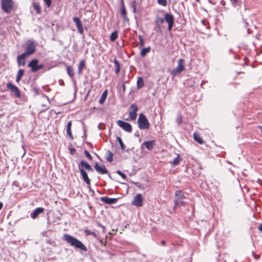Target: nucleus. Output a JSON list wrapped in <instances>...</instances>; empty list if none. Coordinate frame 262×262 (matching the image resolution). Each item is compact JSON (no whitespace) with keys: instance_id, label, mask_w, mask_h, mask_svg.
I'll return each mask as SVG.
<instances>
[{"instance_id":"47","label":"nucleus","mask_w":262,"mask_h":262,"mask_svg":"<svg viewBox=\"0 0 262 262\" xmlns=\"http://www.w3.org/2000/svg\"><path fill=\"white\" fill-rule=\"evenodd\" d=\"M44 2L46 3L48 7H50L51 5L52 1L51 0H43Z\"/></svg>"},{"instance_id":"19","label":"nucleus","mask_w":262,"mask_h":262,"mask_svg":"<svg viewBox=\"0 0 262 262\" xmlns=\"http://www.w3.org/2000/svg\"><path fill=\"white\" fill-rule=\"evenodd\" d=\"M72 121H69L67 125V134L69 136L70 139H73V137L71 132Z\"/></svg>"},{"instance_id":"25","label":"nucleus","mask_w":262,"mask_h":262,"mask_svg":"<svg viewBox=\"0 0 262 262\" xmlns=\"http://www.w3.org/2000/svg\"><path fill=\"white\" fill-rule=\"evenodd\" d=\"M107 95V90H106L103 92V93L101 95L100 98L99 100V103L100 104H103L106 98Z\"/></svg>"},{"instance_id":"2","label":"nucleus","mask_w":262,"mask_h":262,"mask_svg":"<svg viewBox=\"0 0 262 262\" xmlns=\"http://www.w3.org/2000/svg\"><path fill=\"white\" fill-rule=\"evenodd\" d=\"M36 50V45L32 41H29L27 44L26 51L19 55L20 58H26L27 56L33 54Z\"/></svg>"},{"instance_id":"58","label":"nucleus","mask_w":262,"mask_h":262,"mask_svg":"<svg viewBox=\"0 0 262 262\" xmlns=\"http://www.w3.org/2000/svg\"><path fill=\"white\" fill-rule=\"evenodd\" d=\"M208 2H209V3H211V2L210 0H208Z\"/></svg>"},{"instance_id":"22","label":"nucleus","mask_w":262,"mask_h":262,"mask_svg":"<svg viewBox=\"0 0 262 262\" xmlns=\"http://www.w3.org/2000/svg\"><path fill=\"white\" fill-rule=\"evenodd\" d=\"M232 5L237 9L240 8L242 5V2L239 0H230Z\"/></svg>"},{"instance_id":"4","label":"nucleus","mask_w":262,"mask_h":262,"mask_svg":"<svg viewBox=\"0 0 262 262\" xmlns=\"http://www.w3.org/2000/svg\"><path fill=\"white\" fill-rule=\"evenodd\" d=\"M184 60L183 59H180L178 60V64L177 68L173 69L170 74L172 77H176L177 75L180 74L184 70H185V66L184 65Z\"/></svg>"},{"instance_id":"46","label":"nucleus","mask_w":262,"mask_h":262,"mask_svg":"<svg viewBox=\"0 0 262 262\" xmlns=\"http://www.w3.org/2000/svg\"><path fill=\"white\" fill-rule=\"evenodd\" d=\"M33 91L36 95H39L40 92V91L36 88H34L33 89Z\"/></svg>"},{"instance_id":"49","label":"nucleus","mask_w":262,"mask_h":262,"mask_svg":"<svg viewBox=\"0 0 262 262\" xmlns=\"http://www.w3.org/2000/svg\"><path fill=\"white\" fill-rule=\"evenodd\" d=\"M43 67V65L42 64H37V71L40 70V69H41Z\"/></svg>"},{"instance_id":"36","label":"nucleus","mask_w":262,"mask_h":262,"mask_svg":"<svg viewBox=\"0 0 262 262\" xmlns=\"http://www.w3.org/2000/svg\"><path fill=\"white\" fill-rule=\"evenodd\" d=\"M26 58H23V59L20 58L19 57V55L17 57V61L18 63V66H20V65L24 66L26 64V61L25 60Z\"/></svg>"},{"instance_id":"27","label":"nucleus","mask_w":262,"mask_h":262,"mask_svg":"<svg viewBox=\"0 0 262 262\" xmlns=\"http://www.w3.org/2000/svg\"><path fill=\"white\" fill-rule=\"evenodd\" d=\"M121 2L122 8H121L120 12H121V14L123 16L124 18L126 19V18L127 13H126V9H125V6H124L123 0H121Z\"/></svg>"},{"instance_id":"8","label":"nucleus","mask_w":262,"mask_h":262,"mask_svg":"<svg viewBox=\"0 0 262 262\" xmlns=\"http://www.w3.org/2000/svg\"><path fill=\"white\" fill-rule=\"evenodd\" d=\"M117 125L125 131L130 133L132 130V125L125 121L118 120L117 121Z\"/></svg>"},{"instance_id":"16","label":"nucleus","mask_w":262,"mask_h":262,"mask_svg":"<svg viewBox=\"0 0 262 262\" xmlns=\"http://www.w3.org/2000/svg\"><path fill=\"white\" fill-rule=\"evenodd\" d=\"M38 63V60L37 59H34L32 60L28 64V66L31 69V71L32 72H35L37 71V64Z\"/></svg>"},{"instance_id":"11","label":"nucleus","mask_w":262,"mask_h":262,"mask_svg":"<svg viewBox=\"0 0 262 262\" xmlns=\"http://www.w3.org/2000/svg\"><path fill=\"white\" fill-rule=\"evenodd\" d=\"M94 168L98 173L101 174L107 173L108 172V170L106 169L104 165H100L98 163H95Z\"/></svg>"},{"instance_id":"12","label":"nucleus","mask_w":262,"mask_h":262,"mask_svg":"<svg viewBox=\"0 0 262 262\" xmlns=\"http://www.w3.org/2000/svg\"><path fill=\"white\" fill-rule=\"evenodd\" d=\"M73 20L75 23L78 32L80 34H82L83 33V28L80 19L78 17H74L73 18Z\"/></svg>"},{"instance_id":"42","label":"nucleus","mask_w":262,"mask_h":262,"mask_svg":"<svg viewBox=\"0 0 262 262\" xmlns=\"http://www.w3.org/2000/svg\"><path fill=\"white\" fill-rule=\"evenodd\" d=\"M116 173L120 176L123 179H126V176L125 173L121 172L120 170H118L116 171Z\"/></svg>"},{"instance_id":"10","label":"nucleus","mask_w":262,"mask_h":262,"mask_svg":"<svg viewBox=\"0 0 262 262\" xmlns=\"http://www.w3.org/2000/svg\"><path fill=\"white\" fill-rule=\"evenodd\" d=\"M7 87L8 89H9L12 93H13L15 96L17 98L20 97V93L19 89L12 84L11 83H8L7 84Z\"/></svg>"},{"instance_id":"51","label":"nucleus","mask_w":262,"mask_h":262,"mask_svg":"<svg viewBox=\"0 0 262 262\" xmlns=\"http://www.w3.org/2000/svg\"><path fill=\"white\" fill-rule=\"evenodd\" d=\"M161 245L163 246H165L166 245V242L164 240L161 241Z\"/></svg>"},{"instance_id":"54","label":"nucleus","mask_w":262,"mask_h":262,"mask_svg":"<svg viewBox=\"0 0 262 262\" xmlns=\"http://www.w3.org/2000/svg\"><path fill=\"white\" fill-rule=\"evenodd\" d=\"M125 85L123 84V91H125Z\"/></svg>"},{"instance_id":"31","label":"nucleus","mask_w":262,"mask_h":262,"mask_svg":"<svg viewBox=\"0 0 262 262\" xmlns=\"http://www.w3.org/2000/svg\"><path fill=\"white\" fill-rule=\"evenodd\" d=\"M85 66V61L84 60H81L78 65V74H80L82 72V70L83 69Z\"/></svg>"},{"instance_id":"57","label":"nucleus","mask_w":262,"mask_h":262,"mask_svg":"<svg viewBox=\"0 0 262 262\" xmlns=\"http://www.w3.org/2000/svg\"><path fill=\"white\" fill-rule=\"evenodd\" d=\"M47 243H50V242H49V240L48 241Z\"/></svg>"},{"instance_id":"6","label":"nucleus","mask_w":262,"mask_h":262,"mask_svg":"<svg viewBox=\"0 0 262 262\" xmlns=\"http://www.w3.org/2000/svg\"><path fill=\"white\" fill-rule=\"evenodd\" d=\"M132 204L137 207L142 206L143 204L142 195L141 194H138L135 195L133 199Z\"/></svg>"},{"instance_id":"56","label":"nucleus","mask_w":262,"mask_h":262,"mask_svg":"<svg viewBox=\"0 0 262 262\" xmlns=\"http://www.w3.org/2000/svg\"><path fill=\"white\" fill-rule=\"evenodd\" d=\"M248 25V24L247 23H245V27H247V25Z\"/></svg>"},{"instance_id":"40","label":"nucleus","mask_w":262,"mask_h":262,"mask_svg":"<svg viewBox=\"0 0 262 262\" xmlns=\"http://www.w3.org/2000/svg\"><path fill=\"white\" fill-rule=\"evenodd\" d=\"M138 37H139V42H140V44H139L140 47H143L144 45V43H145V41H144L143 37L141 35H139L138 36Z\"/></svg>"},{"instance_id":"14","label":"nucleus","mask_w":262,"mask_h":262,"mask_svg":"<svg viewBox=\"0 0 262 262\" xmlns=\"http://www.w3.org/2000/svg\"><path fill=\"white\" fill-rule=\"evenodd\" d=\"M44 212V208L42 207H38L34 209L30 214L31 217L33 219H36L39 214Z\"/></svg>"},{"instance_id":"53","label":"nucleus","mask_w":262,"mask_h":262,"mask_svg":"<svg viewBox=\"0 0 262 262\" xmlns=\"http://www.w3.org/2000/svg\"><path fill=\"white\" fill-rule=\"evenodd\" d=\"M2 207H3V204H2V203L0 202V210L2 209Z\"/></svg>"},{"instance_id":"21","label":"nucleus","mask_w":262,"mask_h":262,"mask_svg":"<svg viewBox=\"0 0 262 262\" xmlns=\"http://www.w3.org/2000/svg\"><path fill=\"white\" fill-rule=\"evenodd\" d=\"M151 50V48L150 46L142 49L140 51V56L142 57H144L146 56V55L149 53Z\"/></svg>"},{"instance_id":"7","label":"nucleus","mask_w":262,"mask_h":262,"mask_svg":"<svg viewBox=\"0 0 262 262\" xmlns=\"http://www.w3.org/2000/svg\"><path fill=\"white\" fill-rule=\"evenodd\" d=\"M164 20L168 24V30L171 31L174 24V17L169 13H166L164 16Z\"/></svg>"},{"instance_id":"9","label":"nucleus","mask_w":262,"mask_h":262,"mask_svg":"<svg viewBox=\"0 0 262 262\" xmlns=\"http://www.w3.org/2000/svg\"><path fill=\"white\" fill-rule=\"evenodd\" d=\"M130 109L132 110L129 113L130 120H135L136 119L138 111V107L136 104H132L130 106Z\"/></svg>"},{"instance_id":"52","label":"nucleus","mask_w":262,"mask_h":262,"mask_svg":"<svg viewBox=\"0 0 262 262\" xmlns=\"http://www.w3.org/2000/svg\"><path fill=\"white\" fill-rule=\"evenodd\" d=\"M258 229H259L260 231H262V224H261L259 226Z\"/></svg>"},{"instance_id":"1","label":"nucleus","mask_w":262,"mask_h":262,"mask_svg":"<svg viewBox=\"0 0 262 262\" xmlns=\"http://www.w3.org/2000/svg\"><path fill=\"white\" fill-rule=\"evenodd\" d=\"M63 239L76 249L84 252L88 250L86 247L81 241L69 234H64Z\"/></svg>"},{"instance_id":"59","label":"nucleus","mask_w":262,"mask_h":262,"mask_svg":"<svg viewBox=\"0 0 262 262\" xmlns=\"http://www.w3.org/2000/svg\"><path fill=\"white\" fill-rule=\"evenodd\" d=\"M196 2H199L200 0H195Z\"/></svg>"},{"instance_id":"45","label":"nucleus","mask_w":262,"mask_h":262,"mask_svg":"<svg viewBox=\"0 0 262 262\" xmlns=\"http://www.w3.org/2000/svg\"><path fill=\"white\" fill-rule=\"evenodd\" d=\"M132 6L133 11L134 13H136L137 8H136V5L135 1H134L132 3Z\"/></svg>"},{"instance_id":"26","label":"nucleus","mask_w":262,"mask_h":262,"mask_svg":"<svg viewBox=\"0 0 262 262\" xmlns=\"http://www.w3.org/2000/svg\"><path fill=\"white\" fill-rule=\"evenodd\" d=\"M183 200V199H174V208L179 206H184L185 203Z\"/></svg>"},{"instance_id":"30","label":"nucleus","mask_w":262,"mask_h":262,"mask_svg":"<svg viewBox=\"0 0 262 262\" xmlns=\"http://www.w3.org/2000/svg\"><path fill=\"white\" fill-rule=\"evenodd\" d=\"M84 232L86 235H92L95 238H98V235L94 231H92L90 230L86 229L84 230Z\"/></svg>"},{"instance_id":"44","label":"nucleus","mask_w":262,"mask_h":262,"mask_svg":"<svg viewBox=\"0 0 262 262\" xmlns=\"http://www.w3.org/2000/svg\"><path fill=\"white\" fill-rule=\"evenodd\" d=\"M177 122L180 125L182 122V117L181 115H179L177 118Z\"/></svg>"},{"instance_id":"20","label":"nucleus","mask_w":262,"mask_h":262,"mask_svg":"<svg viewBox=\"0 0 262 262\" xmlns=\"http://www.w3.org/2000/svg\"><path fill=\"white\" fill-rule=\"evenodd\" d=\"M193 138L196 142L200 144H203L204 143V141L202 140L200 135L197 133L193 134Z\"/></svg>"},{"instance_id":"3","label":"nucleus","mask_w":262,"mask_h":262,"mask_svg":"<svg viewBox=\"0 0 262 262\" xmlns=\"http://www.w3.org/2000/svg\"><path fill=\"white\" fill-rule=\"evenodd\" d=\"M137 122L138 123L139 128L140 129H147L149 127L150 124L148 119L142 113L139 115Z\"/></svg>"},{"instance_id":"43","label":"nucleus","mask_w":262,"mask_h":262,"mask_svg":"<svg viewBox=\"0 0 262 262\" xmlns=\"http://www.w3.org/2000/svg\"><path fill=\"white\" fill-rule=\"evenodd\" d=\"M84 154L85 155V156L90 160H91L92 159V157L91 156V155H90V154L89 153V152L85 150L84 151Z\"/></svg>"},{"instance_id":"41","label":"nucleus","mask_w":262,"mask_h":262,"mask_svg":"<svg viewBox=\"0 0 262 262\" xmlns=\"http://www.w3.org/2000/svg\"><path fill=\"white\" fill-rule=\"evenodd\" d=\"M33 8L36 10V12L37 13L39 14L40 13V8L39 5L38 4H36V3L34 4Z\"/></svg>"},{"instance_id":"33","label":"nucleus","mask_w":262,"mask_h":262,"mask_svg":"<svg viewBox=\"0 0 262 262\" xmlns=\"http://www.w3.org/2000/svg\"><path fill=\"white\" fill-rule=\"evenodd\" d=\"M118 34L117 31L113 32L110 35V39L111 41H114L118 38Z\"/></svg>"},{"instance_id":"28","label":"nucleus","mask_w":262,"mask_h":262,"mask_svg":"<svg viewBox=\"0 0 262 262\" xmlns=\"http://www.w3.org/2000/svg\"><path fill=\"white\" fill-rule=\"evenodd\" d=\"M144 86V82L143 78L141 77H138L137 82V87L138 89H140L142 88Z\"/></svg>"},{"instance_id":"23","label":"nucleus","mask_w":262,"mask_h":262,"mask_svg":"<svg viewBox=\"0 0 262 262\" xmlns=\"http://www.w3.org/2000/svg\"><path fill=\"white\" fill-rule=\"evenodd\" d=\"M25 73V71L23 69H19L17 72L16 78V82L18 83L21 79L22 76L24 75Z\"/></svg>"},{"instance_id":"24","label":"nucleus","mask_w":262,"mask_h":262,"mask_svg":"<svg viewBox=\"0 0 262 262\" xmlns=\"http://www.w3.org/2000/svg\"><path fill=\"white\" fill-rule=\"evenodd\" d=\"M164 18H161L159 17H156V20H155V24L157 26V27L160 29L161 28V25L164 22Z\"/></svg>"},{"instance_id":"18","label":"nucleus","mask_w":262,"mask_h":262,"mask_svg":"<svg viewBox=\"0 0 262 262\" xmlns=\"http://www.w3.org/2000/svg\"><path fill=\"white\" fill-rule=\"evenodd\" d=\"M78 166L83 167V169L85 168L86 170H88V171H92V172L93 171V169L90 165V164L84 161H81V162H80V164Z\"/></svg>"},{"instance_id":"29","label":"nucleus","mask_w":262,"mask_h":262,"mask_svg":"<svg viewBox=\"0 0 262 262\" xmlns=\"http://www.w3.org/2000/svg\"><path fill=\"white\" fill-rule=\"evenodd\" d=\"M175 195L176 197L174 199H184L185 198V196L184 195V194L181 190H177L175 192Z\"/></svg>"},{"instance_id":"48","label":"nucleus","mask_w":262,"mask_h":262,"mask_svg":"<svg viewBox=\"0 0 262 262\" xmlns=\"http://www.w3.org/2000/svg\"><path fill=\"white\" fill-rule=\"evenodd\" d=\"M97 225L102 228V232L104 233L105 231V228L104 226L102 225L100 223H97Z\"/></svg>"},{"instance_id":"34","label":"nucleus","mask_w":262,"mask_h":262,"mask_svg":"<svg viewBox=\"0 0 262 262\" xmlns=\"http://www.w3.org/2000/svg\"><path fill=\"white\" fill-rule=\"evenodd\" d=\"M115 67V73L118 74L120 71V67L119 61L117 59H115L114 61Z\"/></svg>"},{"instance_id":"38","label":"nucleus","mask_w":262,"mask_h":262,"mask_svg":"<svg viewBox=\"0 0 262 262\" xmlns=\"http://www.w3.org/2000/svg\"><path fill=\"white\" fill-rule=\"evenodd\" d=\"M180 161V158L179 157V155H178L177 156V157L173 159V160L171 162V164L173 166H176L179 164Z\"/></svg>"},{"instance_id":"37","label":"nucleus","mask_w":262,"mask_h":262,"mask_svg":"<svg viewBox=\"0 0 262 262\" xmlns=\"http://www.w3.org/2000/svg\"><path fill=\"white\" fill-rule=\"evenodd\" d=\"M113 153L111 151L108 150L107 151V157H106V159L107 160V161L110 162H112L113 160Z\"/></svg>"},{"instance_id":"55","label":"nucleus","mask_w":262,"mask_h":262,"mask_svg":"<svg viewBox=\"0 0 262 262\" xmlns=\"http://www.w3.org/2000/svg\"><path fill=\"white\" fill-rule=\"evenodd\" d=\"M229 52H230V53H232V52H233L232 50V49H230V50H229Z\"/></svg>"},{"instance_id":"5","label":"nucleus","mask_w":262,"mask_h":262,"mask_svg":"<svg viewBox=\"0 0 262 262\" xmlns=\"http://www.w3.org/2000/svg\"><path fill=\"white\" fill-rule=\"evenodd\" d=\"M1 6L5 12L10 13L13 10L14 2L12 0H2Z\"/></svg>"},{"instance_id":"35","label":"nucleus","mask_w":262,"mask_h":262,"mask_svg":"<svg viewBox=\"0 0 262 262\" xmlns=\"http://www.w3.org/2000/svg\"><path fill=\"white\" fill-rule=\"evenodd\" d=\"M117 140L118 142V143L120 146V148L121 149L122 151H124L125 149V146L121 138L119 137H117Z\"/></svg>"},{"instance_id":"15","label":"nucleus","mask_w":262,"mask_h":262,"mask_svg":"<svg viewBox=\"0 0 262 262\" xmlns=\"http://www.w3.org/2000/svg\"><path fill=\"white\" fill-rule=\"evenodd\" d=\"M142 146H145L149 150H152L156 146V142L155 140L145 141L142 144Z\"/></svg>"},{"instance_id":"17","label":"nucleus","mask_w":262,"mask_h":262,"mask_svg":"<svg viewBox=\"0 0 262 262\" xmlns=\"http://www.w3.org/2000/svg\"><path fill=\"white\" fill-rule=\"evenodd\" d=\"M101 201L107 204H113L117 202L118 199L116 198H110L106 196L101 197Z\"/></svg>"},{"instance_id":"13","label":"nucleus","mask_w":262,"mask_h":262,"mask_svg":"<svg viewBox=\"0 0 262 262\" xmlns=\"http://www.w3.org/2000/svg\"><path fill=\"white\" fill-rule=\"evenodd\" d=\"M78 168H79V170L80 171V174L82 176V179L83 180V181L88 185H90V179L88 177V176L86 171H85L84 169H83V167L79 166H78Z\"/></svg>"},{"instance_id":"39","label":"nucleus","mask_w":262,"mask_h":262,"mask_svg":"<svg viewBox=\"0 0 262 262\" xmlns=\"http://www.w3.org/2000/svg\"><path fill=\"white\" fill-rule=\"evenodd\" d=\"M157 3L163 7H166L167 5V0H157Z\"/></svg>"},{"instance_id":"32","label":"nucleus","mask_w":262,"mask_h":262,"mask_svg":"<svg viewBox=\"0 0 262 262\" xmlns=\"http://www.w3.org/2000/svg\"><path fill=\"white\" fill-rule=\"evenodd\" d=\"M67 71L69 76L73 78L74 76V72L71 66H68L67 67Z\"/></svg>"},{"instance_id":"50","label":"nucleus","mask_w":262,"mask_h":262,"mask_svg":"<svg viewBox=\"0 0 262 262\" xmlns=\"http://www.w3.org/2000/svg\"><path fill=\"white\" fill-rule=\"evenodd\" d=\"M220 4H221V5L224 6L225 5V2L223 0H222L220 2Z\"/></svg>"}]
</instances>
